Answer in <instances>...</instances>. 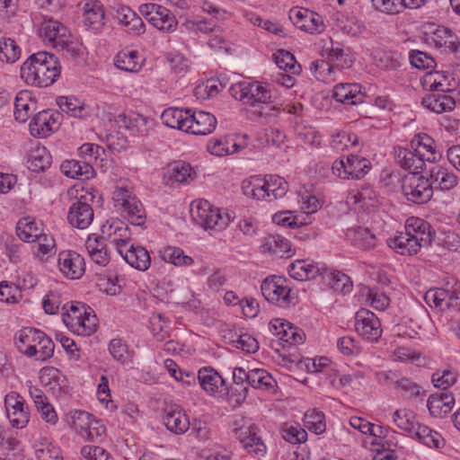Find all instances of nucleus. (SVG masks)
I'll return each mask as SVG.
<instances>
[{"label": "nucleus", "instance_id": "1", "mask_svg": "<svg viewBox=\"0 0 460 460\" xmlns=\"http://www.w3.org/2000/svg\"><path fill=\"white\" fill-rule=\"evenodd\" d=\"M395 158L402 168L411 173L405 177L402 183V192L408 201L420 199L421 201H429L433 194V190L428 179L420 176L425 166V160L417 152L403 148H395Z\"/></svg>", "mask_w": 460, "mask_h": 460}, {"label": "nucleus", "instance_id": "2", "mask_svg": "<svg viewBox=\"0 0 460 460\" xmlns=\"http://www.w3.org/2000/svg\"><path fill=\"white\" fill-rule=\"evenodd\" d=\"M60 72L58 58L47 51L31 55L20 69L21 78L25 84L40 88L53 84L59 77Z\"/></svg>", "mask_w": 460, "mask_h": 460}, {"label": "nucleus", "instance_id": "3", "mask_svg": "<svg viewBox=\"0 0 460 460\" xmlns=\"http://www.w3.org/2000/svg\"><path fill=\"white\" fill-rule=\"evenodd\" d=\"M229 93L235 100H239L243 105L259 107L255 113L259 117H271L279 112V108L275 105L276 97L271 89L260 82H240L229 88Z\"/></svg>", "mask_w": 460, "mask_h": 460}, {"label": "nucleus", "instance_id": "4", "mask_svg": "<svg viewBox=\"0 0 460 460\" xmlns=\"http://www.w3.org/2000/svg\"><path fill=\"white\" fill-rule=\"evenodd\" d=\"M288 190L287 181L278 175L252 176L242 182V191L247 199L272 201L282 199Z\"/></svg>", "mask_w": 460, "mask_h": 460}, {"label": "nucleus", "instance_id": "5", "mask_svg": "<svg viewBox=\"0 0 460 460\" xmlns=\"http://www.w3.org/2000/svg\"><path fill=\"white\" fill-rule=\"evenodd\" d=\"M18 350L35 359L45 361L54 353V342L43 332L34 328H23L15 336Z\"/></svg>", "mask_w": 460, "mask_h": 460}, {"label": "nucleus", "instance_id": "6", "mask_svg": "<svg viewBox=\"0 0 460 460\" xmlns=\"http://www.w3.org/2000/svg\"><path fill=\"white\" fill-rule=\"evenodd\" d=\"M261 294L267 301L282 308H288L296 303V292L288 280L280 276L266 278L261 286Z\"/></svg>", "mask_w": 460, "mask_h": 460}, {"label": "nucleus", "instance_id": "7", "mask_svg": "<svg viewBox=\"0 0 460 460\" xmlns=\"http://www.w3.org/2000/svg\"><path fill=\"white\" fill-rule=\"evenodd\" d=\"M63 322L73 332L81 336H90L96 331L97 318L91 307L84 304H71L63 314Z\"/></svg>", "mask_w": 460, "mask_h": 460}, {"label": "nucleus", "instance_id": "8", "mask_svg": "<svg viewBox=\"0 0 460 460\" xmlns=\"http://www.w3.org/2000/svg\"><path fill=\"white\" fill-rule=\"evenodd\" d=\"M39 35L53 48L71 53L76 52L69 31L57 20L44 18L39 28Z\"/></svg>", "mask_w": 460, "mask_h": 460}, {"label": "nucleus", "instance_id": "9", "mask_svg": "<svg viewBox=\"0 0 460 460\" xmlns=\"http://www.w3.org/2000/svg\"><path fill=\"white\" fill-rule=\"evenodd\" d=\"M190 213L193 221L205 229H222L230 222L229 216L212 203H190Z\"/></svg>", "mask_w": 460, "mask_h": 460}, {"label": "nucleus", "instance_id": "10", "mask_svg": "<svg viewBox=\"0 0 460 460\" xmlns=\"http://www.w3.org/2000/svg\"><path fill=\"white\" fill-rule=\"evenodd\" d=\"M4 408L10 424L15 429H23L30 420L29 406L22 395L11 392L4 397Z\"/></svg>", "mask_w": 460, "mask_h": 460}, {"label": "nucleus", "instance_id": "11", "mask_svg": "<svg viewBox=\"0 0 460 460\" xmlns=\"http://www.w3.org/2000/svg\"><path fill=\"white\" fill-rule=\"evenodd\" d=\"M62 120L63 114L58 111H39L30 123V132L33 137H46L59 128Z\"/></svg>", "mask_w": 460, "mask_h": 460}, {"label": "nucleus", "instance_id": "12", "mask_svg": "<svg viewBox=\"0 0 460 460\" xmlns=\"http://www.w3.org/2000/svg\"><path fill=\"white\" fill-rule=\"evenodd\" d=\"M370 162L358 155H350L346 160H337L332 164L333 173L342 179H361L370 170Z\"/></svg>", "mask_w": 460, "mask_h": 460}, {"label": "nucleus", "instance_id": "13", "mask_svg": "<svg viewBox=\"0 0 460 460\" xmlns=\"http://www.w3.org/2000/svg\"><path fill=\"white\" fill-rule=\"evenodd\" d=\"M102 236L116 247L120 255L132 243L130 228L119 219H112L102 225Z\"/></svg>", "mask_w": 460, "mask_h": 460}, {"label": "nucleus", "instance_id": "14", "mask_svg": "<svg viewBox=\"0 0 460 460\" xmlns=\"http://www.w3.org/2000/svg\"><path fill=\"white\" fill-rule=\"evenodd\" d=\"M58 267L66 279H79L85 271L84 258L75 251L65 250L58 255Z\"/></svg>", "mask_w": 460, "mask_h": 460}, {"label": "nucleus", "instance_id": "15", "mask_svg": "<svg viewBox=\"0 0 460 460\" xmlns=\"http://www.w3.org/2000/svg\"><path fill=\"white\" fill-rule=\"evenodd\" d=\"M197 178V172L184 161L170 163L164 169L163 181L167 186L174 187L176 184H190Z\"/></svg>", "mask_w": 460, "mask_h": 460}, {"label": "nucleus", "instance_id": "16", "mask_svg": "<svg viewBox=\"0 0 460 460\" xmlns=\"http://www.w3.org/2000/svg\"><path fill=\"white\" fill-rule=\"evenodd\" d=\"M355 330L364 339L376 341L381 334V323L374 313L367 309H360L355 315Z\"/></svg>", "mask_w": 460, "mask_h": 460}, {"label": "nucleus", "instance_id": "17", "mask_svg": "<svg viewBox=\"0 0 460 460\" xmlns=\"http://www.w3.org/2000/svg\"><path fill=\"white\" fill-rule=\"evenodd\" d=\"M289 19L295 26L309 33H321L324 31V23L321 15L308 9L292 8Z\"/></svg>", "mask_w": 460, "mask_h": 460}, {"label": "nucleus", "instance_id": "18", "mask_svg": "<svg viewBox=\"0 0 460 460\" xmlns=\"http://www.w3.org/2000/svg\"><path fill=\"white\" fill-rule=\"evenodd\" d=\"M189 117L186 126V133L192 135H208L212 133L217 127V120L216 117L207 111H189Z\"/></svg>", "mask_w": 460, "mask_h": 460}, {"label": "nucleus", "instance_id": "19", "mask_svg": "<svg viewBox=\"0 0 460 460\" xmlns=\"http://www.w3.org/2000/svg\"><path fill=\"white\" fill-rule=\"evenodd\" d=\"M236 438L248 453L256 456H263L266 453V446L260 437L257 436L255 426H242L234 429Z\"/></svg>", "mask_w": 460, "mask_h": 460}, {"label": "nucleus", "instance_id": "20", "mask_svg": "<svg viewBox=\"0 0 460 460\" xmlns=\"http://www.w3.org/2000/svg\"><path fill=\"white\" fill-rule=\"evenodd\" d=\"M200 386L209 394L222 396L229 392L225 379L212 367H204L199 371Z\"/></svg>", "mask_w": 460, "mask_h": 460}, {"label": "nucleus", "instance_id": "21", "mask_svg": "<svg viewBox=\"0 0 460 460\" xmlns=\"http://www.w3.org/2000/svg\"><path fill=\"white\" fill-rule=\"evenodd\" d=\"M326 272L327 269L324 265L308 260H297L288 268L289 276L299 281L314 279Z\"/></svg>", "mask_w": 460, "mask_h": 460}, {"label": "nucleus", "instance_id": "22", "mask_svg": "<svg viewBox=\"0 0 460 460\" xmlns=\"http://www.w3.org/2000/svg\"><path fill=\"white\" fill-rule=\"evenodd\" d=\"M164 423L169 431L177 435L184 434L190 429L188 416L183 409L177 404H172L165 408Z\"/></svg>", "mask_w": 460, "mask_h": 460}, {"label": "nucleus", "instance_id": "23", "mask_svg": "<svg viewBox=\"0 0 460 460\" xmlns=\"http://www.w3.org/2000/svg\"><path fill=\"white\" fill-rule=\"evenodd\" d=\"M88 256L95 264L105 267L111 261L110 252L104 243V237L96 234L88 235L85 241Z\"/></svg>", "mask_w": 460, "mask_h": 460}, {"label": "nucleus", "instance_id": "24", "mask_svg": "<svg viewBox=\"0 0 460 460\" xmlns=\"http://www.w3.org/2000/svg\"><path fill=\"white\" fill-rule=\"evenodd\" d=\"M36 110L37 102L31 91L23 90L16 94L13 115L17 121L26 122Z\"/></svg>", "mask_w": 460, "mask_h": 460}, {"label": "nucleus", "instance_id": "25", "mask_svg": "<svg viewBox=\"0 0 460 460\" xmlns=\"http://www.w3.org/2000/svg\"><path fill=\"white\" fill-rule=\"evenodd\" d=\"M261 252L279 258L293 255L289 241L279 234H270L264 237Z\"/></svg>", "mask_w": 460, "mask_h": 460}, {"label": "nucleus", "instance_id": "26", "mask_svg": "<svg viewBox=\"0 0 460 460\" xmlns=\"http://www.w3.org/2000/svg\"><path fill=\"white\" fill-rule=\"evenodd\" d=\"M93 209L89 203H73L67 214V220L73 227L86 229L93 220Z\"/></svg>", "mask_w": 460, "mask_h": 460}, {"label": "nucleus", "instance_id": "27", "mask_svg": "<svg viewBox=\"0 0 460 460\" xmlns=\"http://www.w3.org/2000/svg\"><path fill=\"white\" fill-rule=\"evenodd\" d=\"M455 398L450 392H440L431 394L427 402V407L431 416L442 418L451 411Z\"/></svg>", "mask_w": 460, "mask_h": 460}, {"label": "nucleus", "instance_id": "28", "mask_svg": "<svg viewBox=\"0 0 460 460\" xmlns=\"http://www.w3.org/2000/svg\"><path fill=\"white\" fill-rule=\"evenodd\" d=\"M329 61L324 60H317L312 63V66L317 71H320V74L328 73L331 74L333 68L339 67L343 68L345 66H350V60L348 59V55L344 53V50L340 47H332L328 55Z\"/></svg>", "mask_w": 460, "mask_h": 460}, {"label": "nucleus", "instance_id": "29", "mask_svg": "<svg viewBox=\"0 0 460 460\" xmlns=\"http://www.w3.org/2000/svg\"><path fill=\"white\" fill-rule=\"evenodd\" d=\"M270 325L274 330V334L282 341L288 342L290 345L299 344L304 341L305 333L288 322L275 319L270 322Z\"/></svg>", "mask_w": 460, "mask_h": 460}, {"label": "nucleus", "instance_id": "30", "mask_svg": "<svg viewBox=\"0 0 460 460\" xmlns=\"http://www.w3.org/2000/svg\"><path fill=\"white\" fill-rule=\"evenodd\" d=\"M332 97L339 102L350 105L364 102L361 86L357 84H339L335 85Z\"/></svg>", "mask_w": 460, "mask_h": 460}, {"label": "nucleus", "instance_id": "31", "mask_svg": "<svg viewBox=\"0 0 460 460\" xmlns=\"http://www.w3.org/2000/svg\"><path fill=\"white\" fill-rule=\"evenodd\" d=\"M124 260L133 268L145 271L151 264L150 255L146 248L133 243L124 250Z\"/></svg>", "mask_w": 460, "mask_h": 460}, {"label": "nucleus", "instance_id": "32", "mask_svg": "<svg viewBox=\"0 0 460 460\" xmlns=\"http://www.w3.org/2000/svg\"><path fill=\"white\" fill-rule=\"evenodd\" d=\"M62 172L72 179L88 180L94 176V169L89 161L66 160L60 165Z\"/></svg>", "mask_w": 460, "mask_h": 460}, {"label": "nucleus", "instance_id": "33", "mask_svg": "<svg viewBox=\"0 0 460 460\" xmlns=\"http://www.w3.org/2000/svg\"><path fill=\"white\" fill-rule=\"evenodd\" d=\"M387 243L390 248L402 255L416 254L420 250V243L406 230L388 239Z\"/></svg>", "mask_w": 460, "mask_h": 460}, {"label": "nucleus", "instance_id": "34", "mask_svg": "<svg viewBox=\"0 0 460 460\" xmlns=\"http://www.w3.org/2000/svg\"><path fill=\"white\" fill-rule=\"evenodd\" d=\"M459 294L444 288H431L426 292L424 298L429 306L444 310L454 305V300L459 299Z\"/></svg>", "mask_w": 460, "mask_h": 460}, {"label": "nucleus", "instance_id": "35", "mask_svg": "<svg viewBox=\"0 0 460 460\" xmlns=\"http://www.w3.org/2000/svg\"><path fill=\"white\" fill-rule=\"evenodd\" d=\"M421 103L436 113L451 111L456 106L455 100L450 95L446 94L445 92L428 94L422 99Z\"/></svg>", "mask_w": 460, "mask_h": 460}, {"label": "nucleus", "instance_id": "36", "mask_svg": "<svg viewBox=\"0 0 460 460\" xmlns=\"http://www.w3.org/2000/svg\"><path fill=\"white\" fill-rule=\"evenodd\" d=\"M434 140L427 135L416 136L411 143V146L423 157L426 162L435 163L440 159V153L437 152L433 146Z\"/></svg>", "mask_w": 460, "mask_h": 460}, {"label": "nucleus", "instance_id": "37", "mask_svg": "<svg viewBox=\"0 0 460 460\" xmlns=\"http://www.w3.org/2000/svg\"><path fill=\"white\" fill-rule=\"evenodd\" d=\"M104 11L98 3H87L84 5V23L93 31H99L104 24Z\"/></svg>", "mask_w": 460, "mask_h": 460}, {"label": "nucleus", "instance_id": "38", "mask_svg": "<svg viewBox=\"0 0 460 460\" xmlns=\"http://www.w3.org/2000/svg\"><path fill=\"white\" fill-rule=\"evenodd\" d=\"M189 111L190 110L168 108L162 113L161 119L167 127L185 132L187 120L190 118Z\"/></svg>", "mask_w": 460, "mask_h": 460}, {"label": "nucleus", "instance_id": "39", "mask_svg": "<svg viewBox=\"0 0 460 460\" xmlns=\"http://www.w3.org/2000/svg\"><path fill=\"white\" fill-rule=\"evenodd\" d=\"M16 234L23 242L34 243L44 234L35 220L30 217L21 218L16 225Z\"/></svg>", "mask_w": 460, "mask_h": 460}, {"label": "nucleus", "instance_id": "40", "mask_svg": "<svg viewBox=\"0 0 460 460\" xmlns=\"http://www.w3.org/2000/svg\"><path fill=\"white\" fill-rule=\"evenodd\" d=\"M429 176L431 180V183L429 182L431 189L432 184H434L442 190H449L457 183L456 176L441 166H432L429 169Z\"/></svg>", "mask_w": 460, "mask_h": 460}, {"label": "nucleus", "instance_id": "41", "mask_svg": "<svg viewBox=\"0 0 460 460\" xmlns=\"http://www.w3.org/2000/svg\"><path fill=\"white\" fill-rule=\"evenodd\" d=\"M116 67L126 72L136 73L142 67V61L136 50L120 51L115 58Z\"/></svg>", "mask_w": 460, "mask_h": 460}, {"label": "nucleus", "instance_id": "42", "mask_svg": "<svg viewBox=\"0 0 460 460\" xmlns=\"http://www.w3.org/2000/svg\"><path fill=\"white\" fill-rule=\"evenodd\" d=\"M433 40L438 48H444L451 52L458 51V37L448 28L438 27L433 33Z\"/></svg>", "mask_w": 460, "mask_h": 460}, {"label": "nucleus", "instance_id": "43", "mask_svg": "<svg viewBox=\"0 0 460 460\" xmlns=\"http://www.w3.org/2000/svg\"><path fill=\"white\" fill-rule=\"evenodd\" d=\"M28 167L33 172H40L51 164V155L44 146H37L30 151Z\"/></svg>", "mask_w": 460, "mask_h": 460}, {"label": "nucleus", "instance_id": "44", "mask_svg": "<svg viewBox=\"0 0 460 460\" xmlns=\"http://www.w3.org/2000/svg\"><path fill=\"white\" fill-rule=\"evenodd\" d=\"M148 22L156 29L170 32L175 30L177 22L173 14L167 8L161 6L154 17H149Z\"/></svg>", "mask_w": 460, "mask_h": 460}, {"label": "nucleus", "instance_id": "45", "mask_svg": "<svg viewBox=\"0 0 460 460\" xmlns=\"http://www.w3.org/2000/svg\"><path fill=\"white\" fill-rule=\"evenodd\" d=\"M413 432L415 438L429 447L439 448L443 446L441 435L428 426L419 423Z\"/></svg>", "mask_w": 460, "mask_h": 460}, {"label": "nucleus", "instance_id": "46", "mask_svg": "<svg viewBox=\"0 0 460 460\" xmlns=\"http://www.w3.org/2000/svg\"><path fill=\"white\" fill-rule=\"evenodd\" d=\"M162 258L164 261L177 267H190L194 264V260L186 255L182 249L174 246H167L162 251Z\"/></svg>", "mask_w": 460, "mask_h": 460}, {"label": "nucleus", "instance_id": "47", "mask_svg": "<svg viewBox=\"0 0 460 460\" xmlns=\"http://www.w3.org/2000/svg\"><path fill=\"white\" fill-rule=\"evenodd\" d=\"M57 104L62 112L75 118H83L86 115L85 107L83 102L73 96H59Z\"/></svg>", "mask_w": 460, "mask_h": 460}, {"label": "nucleus", "instance_id": "48", "mask_svg": "<svg viewBox=\"0 0 460 460\" xmlns=\"http://www.w3.org/2000/svg\"><path fill=\"white\" fill-rule=\"evenodd\" d=\"M249 385L255 389L271 391L274 390L276 381L266 370L254 368L250 370Z\"/></svg>", "mask_w": 460, "mask_h": 460}, {"label": "nucleus", "instance_id": "49", "mask_svg": "<svg viewBox=\"0 0 460 460\" xmlns=\"http://www.w3.org/2000/svg\"><path fill=\"white\" fill-rule=\"evenodd\" d=\"M207 148L213 155L224 156L236 153L239 146L232 139L221 137L209 140Z\"/></svg>", "mask_w": 460, "mask_h": 460}, {"label": "nucleus", "instance_id": "50", "mask_svg": "<svg viewBox=\"0 0 460 460\" xmlns=\"http://www.w3.org/2000/svg\"><path fill=\"white\" fill-rule=\"evenodd\" d=\"M274 59L277 66L284 72H288L292 75H298L301 71V66L297 64L295 57L287 50H278L274 54Z\"/></svg>", "mask_w": 460, "mask_h": 460}, {"label": "nucleus", "instance_id": "51", "mask_svg": "<svg viewBox=\"0 0 460 460\" xmlns=\"http://www.w3.org/2000/svg\"><path fill=\"white\" fill-rule=\"evenodd\" d=\"M21 49L11 38L0 39V60L14 63L20 58Z\"/></svg>", "mask_w": 460, "mask_h": 460}, {"label": "nucleus", "instance_id": "52", "mask_svg": "<svg viewBox=\"0 0 460 460\" xmlns=\"http://www.w3.org/2000/svg\"><path fill=\"white\" fill-rule=\"evenodd\" d=\"M121 214L128 217L132 225L142 226L146 218L143 203H120Z\"/></svg>", "mask_w": 460, "mask_h": 460}, {"label": "nucleus", "instance_id": "53", "mask_svg": "<svg viewBox=\"0 0 460 460\" xmlns=\"http://www.w3.org/2000/svg\"><path fill=\"white\" fill-rule=\"evenodd\" d=\"M393 420L399 429L408 432H413L418 424L415 422L414 412L408 409L396 410Z\"/></svg>", "mask_w": 460, "mask_h": 460}, {"label": "nucleus", "instance_id": "54", "mask_svg": "<svg viewBox=\"0 0 460 460\" xmlns=\"http://www.w3.org/2000/svg\"><path fill=\"white\" fill-rule=\"evenodd\" d=\"M37 243L33 251L34 255L40 261H46L51 254L55 252L56 243L51 235L42 234L36 241Z\"/></svg>", "mask_w": 460, "mask_h": 460}, {"label": "nucleus", "instance_id": "55", "mask_svg": "<svg viewBox=\"0 0 460 460\" xmlns=\"http://www.w3.org/2000/svg\"><path fill=\"white\" fill-rule=\"evenodd\" d=\"M70 415L72 427L82 437L92 424L93 416L84 411H74Z\"/></svg>", "mask_w": 460, "mask_h": 460}, {"label": "nucleus", "instance_id": "56", "mask_svg": "<svg viewBox=\"0 0 460 460\" xmlns=\"http://www.w3.org/2000/svg\"><path fill=\"white\" fill-rule=\"evenodd\" d=\"M281 433L282 438L292 444L305 442L307 438V432L296 424H284Z\"/></svg>", "mask_w": 460, "mask_h": 460}, {"label": "nucleus", "instance_id": "57", "mask_svg": "<svg viewBox=\"0 0 460 460\" xmlns=\"http://www.w3.org/2000/svg\"><path fill=\"white\" fill-rule=\"evenodd\" d=\"M353 242L360 249L370 250L376 246V238L369 229L358 227L354 231Z\"/></svg>", "mask_w": 460, "mask_h": 460}, {"label": "nucleus", "instance_id": "58", "mask_svg": "<svg viewBox=\"0 0 460 460\" xmlns=\"http://www.w3.org/2000/svg\"><path fill=\"white\" fill-rule=\"evenodd\" d=\"M328 273V277L331 279V288L338 292L341 293H349L352 289V283L350 281V279L346 274L341 272L332 270Z\"/></svg>", "mask_w": 460, "mask_h": 460}, {"label": "nucleus", "instance_id": "59", "mask_svg": "<svg viewBox=\"0 0 460 460\" xmlns=\"http://www.w3.org/2000/svg\"><path fill=\"white\" fill-rule=\"evenodd\" d=\"M305 427L315 434H322L326 428L324 414L315 410L308 411L305 414Z\"/></svg>", "mask_w": 460, "mask_h": 460}, {"label": "nucleus", "instance_id": "60", "mask_svg": "<svg viewBox=\"0 0 460 460\" xmlns=\"http://www.w3.org/2000/svg\"><path fill=\"white\" fill-rule=\"evenodd\" d=\"M109 351L114 359L122 364L131 360V354L128 349V345L120 339H113L111 341Z\"/></svg>", "mask_w": 460, "mask_h": 460}, {"label": "nucleus", "instance_id": "61", "mask_svg": "<svg viewBox=\"0 0 460 460\" xmlns=\"http://www.w3.org/2000/svg\"><path fill=\"white\" fill-rule=\"evenodd\" d=\"M138 199L136 189L130 182H120L112 192V201H129Z\"/></svg>", "mask_w": 460, "mask_h": 460}, {"label": "nucleus", "instance_id": "62", "mask_svg": "<svg viewBox=\"0 0 460 460\" xmlns=\"http://www.w3.org/2000/svg\"><path fill=\"white\" fill-rule=\"evenodd\" d=\"M396 388L402 392L403 396L407 398L419 397L425 394L424 391H420V386L407 377L393 381Z\"/></svg>", "mask_w": 460, "mask_h": 460}, {"label": "nucleus", "instance_id": "63", "mask_svg": "<svg viewBox=\"0 0 460 460\" xmlns=\"http://www.w3.org/2000/svg\"><path fill=\"white\" fill-rule=\"evenodd\" d=\"M372 3L376 10L388 14L399 13L407 8L405 0H372Z\"/></svg>", "mask_w": 460, "mask_h": 460}, {"label": "nucleus", "instance_id": "64", "mask_svg": "<svg viewBox=\"0 0 460 460\" xmlns=\"http://www.w3.org/2000/svg\"><path fill=\"white\" fill-rule=\"evenodd\" d=\"M151 331L157 341H164L168 336V323L161 314H153L150 317Z\"/></svg>", "mask_w": 460, "mask_h": 460}]
</instances>
